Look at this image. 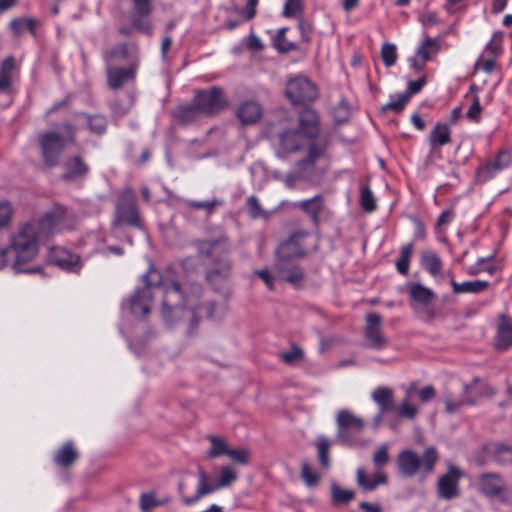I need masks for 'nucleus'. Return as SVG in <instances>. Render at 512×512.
Masks as SVG:
<instances>
[{"label":"nucleus","instance_id":"a211bd4d","mask_svg":"<svg viewBox=\"0 0 512 512\" xmlns=\"http://www.w3.org/2000/svg\"><path fill=\"white\" fill-rule=\"evenodd\" d=\"M479 490L487 497H501L505 490L504 479L496 473H484L479 477Z\"/></svg>","mask_w":512,"mask_h":512},{"label":"nucleus","instance_id":"dca6fc26","mask_svg":"<svg viewBox=\"0 0 512 512\" xmlns=\"http://www.w3.org/2000/svg\"><path fill=\"white\" fill-rule=\"evenodd\" d=\"M50 261L71 273H78L82 268L80 256L62 247H56L51 250Z\"/></svg>","mask_w":512,"mask_h":512},{"label":"nucleus","instance_id":"7c9ffc66","mask_svg":"<svg viewBox=\"0 0 512 512\" xmlns=\"http://www.w3.org/2000/svg\"><path fill=\"white\" fill-rule=\"evenodd\" d=\"M129 57V48L125 43L117 44L103 52V60L106 67H113L114 64L122 62Z\"/></svg>","mask_w":512,"mask_h":512},{"label":"nucleus","instance_id":"de8ad7c7","mask_svg":"<svg viewBox=\"0 0 512 512\" xmlns=\"http://www.w3.org/2000/svg\"><path fill=\"white\" fill-rule=\"evenodd\" d=\"M408 100V94L399 93L390 97V101L384 106V109L399 113L404 109Z\"/></svg>","mask_w":512,"mask_h":512},{"label":"nucleus","instance_id":"6e6552de","mask_svg":"<svg viewBox=\"0 0 512 512\" xmlns=\"http://www.w3.org/2000/svg\"><path fill=\"white\" fill-rule=\"evenodd\" d=\"M237 477L236 471L231 466L227 465L221 468L218 481L215 484H209L207 473L204 470L199 469L196 494L189 497L183 496L182 501L186 506L194 505L205 495L211 494L219 489L229 487L237 480Z\"/></svg>","mask_w":512,"mask_h":512},{"label":"nucleus","instance_id":"3c124183","mask_svg":"<svg viewBox=\"0 0 512 512\" xmlns=\"http://www.w3.org/2000/svg\"><path fill=\"white\" fill-rule=\"evenodd\" d=\"M482 113V106L480 103V99L477 95L472 96V102L466 112V117L475 123L480 122Z\"/></svg>","mask_w":512,"mask_h":512},{"label":"nucleus","instance_id":"c03bdc74","mask_svg":"<svg viewBox=\"0 0 512 512\" xmlns=\"http://www.w3.org/2000/svg\"><path fill=\"white\" fill-rule=\"evenodd\" d=\"M395 413L398 417L405 419H414L418 414V408L409 402V399H404L398 407H394Z\"/></svg>","mask_w":512,"mask_h":512},{"label":"nucleus","instance_id":"a19ab883","mask_svg":"<svg viewBox=\"0 0 512 512\" xmlns=\"http://www.w3.org/2000/svg\"><path fill=\"white\" fill-rule=\"evenodd\" d=\"M498 173V170L491 161H487L476 169V180L480 183H485L494 178Z\"/></svg>","mask_w":512,"mask_h":512},{"label":"nucleus","instance_id":"4c0bfd02","mask_svg":"<svg viewBox=\"0 0 512 512\" xmlns=\"http://www.w3.org/2000/svg\"><path fill=\"white\" fill-rule=\"evenodd\" d=\"M286 31H287L286 27L280 28L277 31V34L275 35V37L273 38L274 47L282 53H286V52L295 50L297 48L295 43L288 41L285 38Z\"/></svg>","mask_w":512,"mask_h":512},{"label":"nucleus","instance_id":"393cba45","mask_svg":"<svg viewBox=\"0 0 512 512\" xmlns=\"http://www.w3.org/2000/svg\"><path fill=\"white\" fill-rule=\"evenodd\" d=\"M293 207L303 210L311 219L314 225L318 224L319 216L323 210L321 195L293 203Z\"/></svg>","mask_w":512,"mask_h":512},{"label":"nucleus","instance_id":"2f4dec72","mask_svg":"<svg viewBox=\"0 0 512 512\" xmlns=\"http://www.w3.org/2000/svg\"><path fill=\"white\" fill-rule=\"evenodd\" d=\"M450 284L455 294H478L483 292L489 286V282L485 280L464 281L462 283H458L452 279Z\"/></svg>","mask_w":512,"mask_h":512},{"label":"nucleus","instance_id":"6e6d98bb","mask_svg":"<svg viewBox=\"0 0 512 512\" xmlns=\"http://www.w3.org/2000/svg\"><path fill=\"white\" fill-rule=\"evenodd\" d=\"M302 13L301 0H286L283 14L286 17H298Z\"/></svg>","mask_w":512,"mask_h":512},{"label":"nucleus","instance_id":"9b49d317","mask_svg":"<svg viewBox=\"0 0 512 512\" xmlns=\"http://www.w3.org/2000/svg\"><path fill=\"white\" fill-rule=\"evenodd\" d=\"M193 101L203 116H214L228 104L223 89L216 86L196 91Z\"/></svg>","mask_w":512,"mask_h":512},{"label":"nucleus","instance_id":"a878e982","mask_svg":"<svg viewBox=\"0 0 512 512\" xmlns=\"http://www.w3.org/2000/svg\"><path fill=\"white\" fill-rule=\"evenodd\" d=\"M77 124L87 125L90 132L102 135L107 129V119L101 114L79 113L76 115Z\"/></svg>","mask_w":512,"mask_h":512},{"label":"nucleus","instance_id":"aec40b11","mask_svg":"<svg viewBox=\"0 0 512 512\" xmlns=\"http://www.w3.org/2000/svg\"><path fill=\"white\" fill-rule=\"evenodd\" d=\"M440 44L437 38L426 37L416 51V58L412 60L413 68L421 70L431 57L438 53Z\"/></svg>","mask_w":512,"mask_h":512},{"label":"nucleus","instance_id":"f704fd0d","mask_svg":"<svg viewBox=\"0 0 512 512\" xmlns=\"http://www.w3.org/2000/svg\"><path fill=\"white\" fill-rule=\"evenodd\" d=\"M14 58H5L0 65V92L7 91L11 85V75L14 69Z\"/></svg>","mask_w":512,"mask_h":512},{"label":"nucleus","instance_id":"09e8293b","mask_svg":"<svg viewBox=\"0 0 512 512\" xmlns=\"http://www.w3.org/2000/svg\"><path fill=\"white\" fill-rule=\"evenodd\" d=\"M381 57L386 67H392L397 60L396 46L390 43H384L381 48Z\"/></svg>","mask_w":512,"mask_h":512},{"label":"nucleus","instance_id":"bf43d9fd","mask_svg":"<svg viewBox=\"0 0 512 512\" xmlns=\"http://www.w3.org/2000/svg\"><path fill=\"white\" fill-rule=\"evenodd\" d=\"M495 65H496L495 58L486 57L484 55H481L475 63V68L481 69L482 71H484L487 74H491L495 69Z\"/></svg>","mask_w":512,"mask_h":512},{"label":"nucleus","instance_id":"ea45409f","mask_svg":"<svg viewBox=\"0 0 512 512\" xmlns=\"http://www.w3.org/2000/svg\"><path fill=\"white\" fill-rule=\"evenodd\" d=\"M317 447V455L320 462V465L324 468H328L330 466L329 459V448L330 442L325 437H319L316 441Z\"/></svg>","mask_w":512,"mask_h":512},{"label":"nucleus","instance_id":"69168bd1","mask_svg":"<svg viewBox=\"0 0 512 512\" xmlns=\"http://www.w3.org/2000/svg\"><path fill=\"white\" fill-rule=\"evenodd\" d=\"M495 39V35L493 36V38L485 45L484 47V50L482 52V55L486 56V57H493V58H497L498 55L500 54V50H501V47H500V44L499 43H496L494 41Z\"/></svg>","mask_w":512,"mask_h":512},{"label":"nucleus","instance_id":"e433bc0d","mask_svg":"<svg viewBox=\"0 0 512 512\" xmlns=\"http://www.w3.org/2000/svg\"><path fill=\"white\" fill-rule=\"evenodd\" d=\"M331 496L332 502L335 505L347 504L355 496L354 492L350 489L341 488L336 482H331Z\"/></svg>","mask_w":512,"mask_h":512},{"label":"nucleus","instance_id":"2eb2a0df","mask_svg":"<svg viewBox=\"0 0 512 512\" xmlns=\"http://www.w3.org/2000/svg\"><path fill=\"white\" fill-rule=\"evenodd\" d=\"M461 471L450 464L448 472L438 480L437 490L440 498L450 500L459 494L458 483L461 478Z\"/></svg>","mask_w":512,"mask_h":512},{"label":"nucleus","instance_id":"4468645a","mask_svg":"<svg viewBox=\"0 0 512 512\" xmlns=\"http://www.w3.org/2000/svg\"><path fill=\"white\" fill-rule=\"evenodd\" d=\"M138 65L132 63L128 67H106L107 84L110 89L118 90L125 85L134 84Z\"/></svg>","mask_w":512,"mask_h":512},{"label":"nucleus","instance_id":"c756f323","mask_svg":"<svg viewBox=\"0 0 512 512\" xmlns=\"http://www.w3.org/2000/svg\"><path fill=\"white\" fill-rule=\"evenodd\" d=\"M173 114L180 123L185 125L197 122L203 116L193 100L191 104L179 105Z\"/></svg>","mask_w":512,"mask_h":512},{"label":"nucleus","instance_id":"b1692460","mask_svg":"<svg viewBox=\"0 0 512 512\" xmlns=\"http://www.w3.org/2000/svg\"><path fill=\"white\" fill-rule=\"evenodd\" d=\"M371 398L382 413H387L394 409V391L390 387L379 386L375 388L371 393Z\"/></svg>","mask_w":512,"mask_h":512},{"label":"nucleus","instance_id":"412c9836","mask_svg":"<svg viewBox=\"0 0 512 512\" xmlns=\"http://www.w3.org/2000/svg\"><path fill=\"white\" fill-rule=\"evenodd\" d=\"M407 291L411 299V307H424L431 303L435 297L434 292L421 283L411 282L407 284Z\"/></svg>","mask_w":512,"mask_h":512},{"label":"nucleus","instance_id":"39448f33","mask_svg":"<svg viewBox=\"0 0 512 512\" xmlns=\"http://www.w3.org/2000/svg\"><path fill=\"white\" fill-rule=\"evenodd\" d=\"M63 128L66 131V137H62L54 131H45L38 134L41 157L43 163L48 167L57 166L67 144L75 143L77 128L71 123H65Z\"/></svg>","mask_w":512,"mask_h":512},{"label":"nucleus","instance_id":"37998d69","mask_svg":"<svg viewBox=\"0 0 512 512\" xmlns=\"http://www.w3.org/2000/svg\"><path fill=\"white\" fill-rule=\"evenodd\" d=\"M444 404L446 412L452 414L465 405H474V401L469 398L454 399L451 395H447L444 399Z\"/></svg>","mask_w":512,"mask_h":512},{"label":"nucleus","instance_id":"5701e85b","mask_svg":"<svg viewBox=\"0 0 512 512\" xmlns=\"http://www.w3.org/2000/svg\"><path fill=\"white\" fill-rule=\"evenodd\" d=\"M262 112V107L258 102L254 100H248L241 103V105L238 107L237 117L244 125L254 124L260 120Z\"/></svg>","mask_w":512,"mask_h":512},{"label":"nucleus","instance_id":"0eeeda50","mask_svg":"<svg viewBox=\"0 0 512 512\" xmlns=\"http://www.w3.org/2000/svg\"><path fill=\"white\" fill-rule=\"evenodd\" d=\"M437 460L438 453L433 446L426 448L421 457L415 451L405 449L398 454L397 465L400 474L405 477L418 473L427 476L433 472Z\"/></svg>","mask_w":512,"mask_h":512},{"label":"nucleus","instance_id":"774afa93","mask_svg":"<svg viewBox=\"0 0 512 512\" xmlns=\"http://www.w3.org/2000/svg\"><path fill=\"white\" fill-rule=\"evenodd\" d=\"M426 84L425 77H420L417 80L409 81L407 86V91L404 92L405 94H408V97L410 98L411 95H414L421 91V89Z\"/></svg>","mask_w":512,"mask_h":512},{"label":"nucleus","instance_id":"f257e3e1","mask_svg":"<svg viewBox=\"0 0 512 512\" xmlns=\"http://www.w3.org/2000/svg\"><path fill=\"white\" fill-rule=\"evenodd\" d=\"M142 279L145 286L137 289L122 307L129 308L132 315L137 318L145 317L151 308L154 294L153 290L163 287L162 318L167 325H172L182 318H190L191 327L195 328L202 317L214 319L216 306L213 302H206L191 309H186V304H192L189 297H184L178 282L167 284L162 281L160 272L151 267Z\"/></svg>","mask_w":512,"mask_h":512},{"label":"nucleus","instance_id":"72a5a7b5","mask_svg":"<svg viewBox=\"0 0 512 512\" xmlns=\"http://www.w3.org/2000/svg\"><path fill=\"white\" fill-rule=\"evenodd\" d=\"M77 456V451L73 448L72 442L69 441L55 454L54 461L60 466L68 467L75 461Z\"/></svg>","mask_w":512,"mask_h":512},{"label":"nucleus","instance_id":"5fc2aeb1","mask_svg":"<svg viewBox=\"0 0 512 512\" xmlns=\"http://www.w3.org/2000/svg\"><path fill=\"white\" fill-rule=\"evenodd\" d=\"M301 477L309 487L315 486L320 480V476L317 473L311 471L309 463L307 462L302 463Z\"/></svg>","mask_w":512,"mask_h":512},{"label":"nucleus","instance_id":"680f3d73","mask_svg":"<svg viewBox=\"0 0 512 512\" xmlns=\"http://www.w3.org/2000/svg\"><path fill=\"white\" fill-rule=\"evenodd\" d=\"M13 209L8 201H0V227L8 225L11 220Z\"/></svg>","mask_w":512,"mask_h":512},{"label":"nucleus","instance_id":"6ab92c4d","mask_svg":"<svg viewBox=\"0 0 512 512\" xmlns=\"http://www.w3.org/2000/svg\"><path fill=\"white\" fill-rule=\"evenodd\" d=\"M63 170V179L71 181L86 177L90 168L81 156L75 155L64 161Z\"/></svg>","mask_w":512,"mask_h":512},{"label":"nucleus","instance_id":"7ed1b4c3","mask_svg":"<svg viewBox=\"0 0 512 512\" xmlns=\"http://www.w3.org/2000/svg\"><path fill=\"white\" fill-rule=\"evenodd\" d=\"M279 147L285 153H293L306 149V156L295 166L294 174L287 178L310 179L315 171V164L324 158L327 141L319 137V116L313 109H304L298 120L297 127L287 128L278 135Z\"/></svg>","mask_w":512,"mask_h":512},{"label":"nucleus","instance_id":"e2e57ef3","mask_svg":"<svg viewBox=\"0 0 512 512\" xmlns=\"http://www.w3.org/2000/svg\"><path fill=\"white\" fill-rule=\"evenodd\" d=\"M388 460V446L385 444L381 445L373 455V462L375 466L381 467L385 465L388 462Z\"/></svg>","mask_w":512,"mask_h":512},{"label":"nucleus","instance_id":"473e14b6","mask_svg":"<svg viewBox=\"0 0 512 512\" xmlns=\"http://www.w3.org/2000/svg\"><path fill=\"white\" fill-rule=\"evenodd\" d=\"M386 476L383 473H378L375 478H367L363 468L357 469L356 481L357 484L365 491H373L378 485L386 483Z\"/></svg>","mask_w":512,"mask_h":512},{"label":"nucleus","instance_id":"0e129e2a","mask_svg":"<svg viewBox=\"0 0 512 512\" xmlns=\"http://www.w3.org/2000/svg\"><path fill=\"white\" fill-rule=\"evenodd\" d=\"M226 455H228L233 461L240 463V464H246L248 461V451L243 448H239V449L229 448Z\"/></svg>","mask_w":512,"mask_h":512},{"label":"nucleus","instance_id":"423d86ee","mask_svg":"<svg viewBox=\"0 0 512 512\" xmlns=\"http://www.w3.org/2000/svg\"><path fill=\"white\" fill-rule=\"evenodd\" d=\"M199 252L213 260L214 267L207 274V280L212 285H215L218 278L224 280L228 277L231 262L228 258L229 248L226 237L201 241L199 243Z\"/></svg>","mask_w":512,"mask_h":512},{"label":"nucleus","instance_id":"c9c22d12","mask_svg":"<svg viewBox=\"0 0 512 512\" xmlns=\"http://www.w3.org/2000/svg\"><path fill=\"white\" fill-rule=\"evenodd\" d=\"M414 244H405L400 249V257L396 261V269L402 275H407L410 267V259L413 253Z\"/></svg>","mask_w":512,"mask_h":512},{"label":"nucleus","instance_id":"f8f14e48","mask_svg":"<svg viewBox=\"0 0 512 512\" xmlns=\"http://www.w3.org/2000/svg\"><path fill=\"white\" fill-rule=\"evenodd\" d=\"M285 93L293 104L310 103L318 95L316 86L304 76H297L289 80L286 84Z\"/></svg>","mask_w":512,"mask_h":512},{"label":"nucleus","instance_id":"f03ea898","mask_svg":"<svg viewBox=\"0 0 512 512\" xmlns=\"http://www.w3.org/2000/svg\"><path fill=\"white\" fill-rule=\"evenodd\" d=\"M68 210L55 206L41 219L23 225L11 238L10 245L0 251V269L10 265L15 274L36 273L39 267L23 268L39 252V242L64 228Z\"/></svg>","mask_w":512,"mask_h":512},{"label":"nucleus","instance_id":"8fccbe9b","mask_svg":"<svg viewBox=\"0 0 512 512\" xmlns=\"http://www.w3.org/2000/svg\"><path fill=\"white\" fill-rule=\"evenodd\" d=\"M490 161L494 165V167L498 170V172H501L502 170L506 169L510 165V163L512 161V154L508 150H501Z\"/></svg>","mask_w":512,"mask_h":512},{"label":"nucleus","instance_id":"4be33fe9","mask_svg":"<svg viewBox=\"0 0 512 512\" xmlns=\"http://www.w3.org/2000/svg\"><path fill=\"white\" fill-rule=\"evenodd\" d=\"M494 346L497 351H506L512 346V323L506 316L500 318Z\"/></svg>","mask_w":512,"mask_h":512},{"label":"nucleus","instance_id":"a18cd8bd","mask_svg":"<svg viewBox=\"0 0 512 512\" xmlns=\"http://www.w3.org/2000/svg\"><path fill=\"white\" fill-rule=\"evenodd\" d=\"M184 204L191 209H205L210 214L215 207L223 204V201L212 199L206 201L183 200Z\"/></svg>","mask_w":512,"mask_h":512},{"label":"nucleus","instance_id":"ddd939ff","mask_svg":"<svg viewBox=\"0 0 512 512\" xmlns=\"http://www.w3.org/2000/svg\"><path fill=\"white\" fill-rule=\"evenodd\" d=\"M132 8L129 13V19L134 29L149 36L153 33V24L149 19L151 14L152 0H131Z\"/></svg>","mask_w":512,"mask_h":512},{"label":"nucleus","instance_id":"f3484780","mask_svg":"<svg viewBox=\"0 0 512 512\" xmlns=\"http://www.w3.org/2000/svg\"><path fill=\"white\" fill-rule=\"evenodd\" d=\"M381 317L377 313H369L366 316L365 337L368 346L373 349H382L385 339L380 332Z\"/></svg>","mask_w":512,"mask_h":512},{"label":"nucleus","instance_id":"c85d7f7f","mask_svg":"<svg viewBox=\"0 0 512 512\" xmlns=\"http://www.w3.org/2000/svg\"><path fill=\"white\" fill-rule=\"evenodd\" d=\"M432 148L445 146L451 141V129L447 123L438 122L430 132L428 138Z\"/></svg>","mask_w":512,"mask_h":512},{"label":"nucleus","instance_id":"cd10ccee","mask_svg":"<svg viewBox=\"0 0 512 512\" xmlns=\"http://www.w3.org/2000/svg\"><path fill=\"white\" fill-rule=\"evenodd\" d=\"M420 265L435 279L442 274L443 262L433 251H423L421 253Z\"/></svg>","mask_w":512,"mask_h":512},{"label":"nucleus","instance_id":"4d7b16f0","mask_svg":"<svg viewBox=\"0 0 512 512\" xmlns=\"http://www.w3.org/2000/svg\"><path fill=\"white\" fill-rule=\"evenodd\" d=\"M246 204L251 218L256 219L265 215L256 196L248 197Z\"/></svg>","mask_w":512,"mask_h":512},{"label":"nucleus","instance_id":"1a4fd4ad","mask_svg":"<svg viewBox=\"0 0 512 512\" xmlns=\"http://www.w3.org/2000/svg\"><path fill=\"white\" fill-rule=\"evenodd\" d=\"M337 438L344 445H364L359 435L365 427L364 421L347 409L340 410L336 418Z\"/></svg>","mask_w":512,"mask_h":512},{"label":"nucleus","instance_id":"20e7f679","mask_svg":"<svg viewBox=\"0 0 512 512\" xmlns=\"http://www.w3.org/2000/svg\"><path fill=\"white\" fill-rule=\"evenodd\" d=\"M307 235L305 232H297L283 241L276 249V260L272 271L275 277L280 281L288 282L294 286H298L303 278V270L293 264V260L304 254L300 244V239Z\"/></svg>","mask_w":512,"mask_h":512},{"label":"nucleus","instance_id":"9d476101","mask_svg":"<svg viewBox=\"0 0 512 512\" xmlns=\"http://www.w3.org/2000/svg\"><path fill=\"white\" fill-rule=\"evenodd\" d=\"M122 224L142 229L136 207V196L134 191L129 187L124 188L119 195L116 205V219L113 222V227L117 229Z\"/></svg>","mask_w":512,"mask_h":512},{"label":"nucleus","instance_id":"338daca9","mask_svg":"<svg viewBox=\"0 0 512 512\" xmlns=\"http://www.w3.org/2000/svg\"><path fill=\"white\" fill-rule=\"evenodd\" d=\"M298 28H299L303 42L309 43L311 40L312 31H313L312 25L309 22L301 19V20H299Z\"/></svg>","mask_w":512,"mask_h":512},{"label":"nucleus","instance_id":"13d9d810","mask_svg":"<svg viewBox=\"0 0 512 512\" xmlns=\"http://www.w3.org/2000/svg\"><path fill=\"white\" fill-rule=\"evenodd\" d=\"M455 218V213L452 209L444 210L438 217L435 229L437 232L445 229Z\"/></svg>","mask_w":512,"mask_h":512},{"label":"nucleus","instance_id":"864d4df0","mask_svg":"<svg viewBox=\"0 0 512 512\" xmlns=\"http://www.w3.org/2000/svg\"><path fill=\"white\" fill-rule=\"evenodd\" d=\"M169 499L158 501L153 493H143L140 497V507L143 511H149L155 506L168 502Z\"/></svg>","mask_w":512,"mask_h":512},{"label":"nucleus","instance_id":"79ce46f5","mask_svg":"<svg viewBox=\"0 0 512 512\" xmlns=\"http://www.w3.org/2000/svg\"><path fill=\"white\" fill-rule=\"evenodd\" d=\"M35 26L36 21L30 18H16L10 23V28L16 35L22 34L25 29H28L32 34H34Z\"/></svg>","mask_w":512,"mask_h":512},{"label":"nucleus","instance_id":"603ef678","mask_svg":"<svg viewBox=\"0 0 512 512\" xmlns=\"http://www.w3.org/2000/svg\"><path fill=\"white\" fill-rule=\"evenodd\" d=\"M495 461L501 465L512 464V446H499L494 453Z\"/></svg>","mask_w":512,"mask_h":512},{"label":"nucleus","instance_id":"052dcab7","mask_svg":"<svg viewBox=\"0 0 512 512\" xmlns=\"http://www.w3.org/2000/svg\"><path fill=\"white\" fill-rule=\"evenodd\" d=\"M280 357L286 364H293L303 358V351L298 346H293L291 350L283 352Z\"/></svg>","mask_w":512,"mask_h":512},{"label":"nucleus","instance_id":"bb28decb","mask_svg":"<svg viewBox=\"0 0 512 512\" xmlns=\"http://www.w3.org/2000/svg\"><path fill=\"white\" fill-rule=\"evenodd\" d=\"M136 89L134 85L128 88L125 95L122 98H117L111 104V110L113 115L117 117H122L130 112L132 107L135 104L136 99Z\"/></svg>","mask_w":512,"mask_h":512},{"label":"nucleus","instance_id":"58836bf2","mask_svg":"<svg viewBox=\"0 0 512 512\" xmlns=\"http://www.w3.org/2000/svg\"><path fill=\"white\" fill-rule=\"evenodd\" d=\"M360 206L365 212H373L377 208L376 199L369 186H363L360 191Z\"/></svg>","mask_w":512,"mask_h":512},{"label":"nucleus","instance_id":"49530a36","mask_svg":"<svg viewBox=\"0 0 512 512\" xmlns=\"http://www.w3.org/2000/svg\"><path fill=\"white\" fill-rule=\"evenodd\" d=\"M209 440L211 442V449L209 451V456L212 458L227 454L229 446L225 442V440L221 437L210 436Z\"/></svg>","mask_w":512,"mask_h":512}]
</instances>
